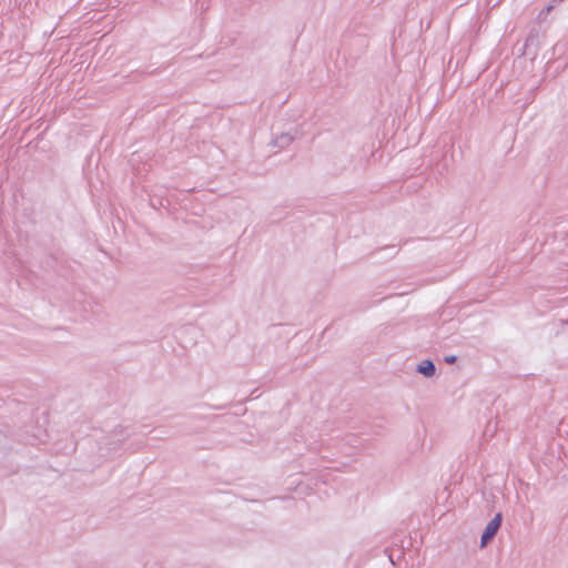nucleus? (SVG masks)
Returning <instances> with one entry per match:
<instances>
[{
	"label": "nucleus",
	"instance_id": "obj_1",
	"mask_svg": "<svg viewBox=\"0 0 568 568\" xmlns=\"http://www.w3.org/2000/svg\"><path fill=\"white\" fill-rule=\"evenodd\" d=\"M501 525V515L497 514L486 526L481 536V547L486 546L493 539Z\"/></svg>",
	"mask_w": 568,
	"mask_h": 568
},
{
	"label": "nucleus",
	"instance_id": "obj_2",
	"mask_svg": "<svg viewBox=\"0 0 568 568\" xmlns=\"http://www.w3.org/2000/svg\"><path fill=\"white\" fill-rule=\"evenodd\" d=\"M418 371L425 376H433L435 373V366L430 361H424L419 364Z\"/></svg>",
	"mask_w": 568,
	"mask_h": 568
},
{
	"label": "nucleus",
	"instance_id": "obj_3",
	"mask_svg": "<svg viewBox=\"0 0 568 568\" xmlns=\"http://www.w3.org/2000/svg\"><path fill=\"white\" fill-rule=\"evenodd\" d=\"M455 359H456V357H455V356L446 357V362H447V363H454V362H455Z\"/></svg>",
	"mask_w": 568,
	"mask_h": 568
}]
</instances>
